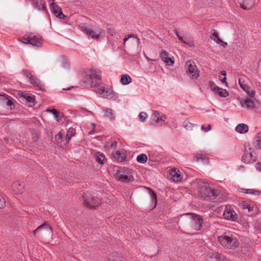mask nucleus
<instances>
[{"label":"nucleus","instance_id":"f257e3e1","mask_svg":"<svg viewBox=\"0 0 261 261\" xmlns=\"http://www.w3.org/2000/svg\"><path fill=\"white\" fill-rule=\"evenodd\" d=\"M79 28L89 39L98 40L105 35L104 31L101 28L87 23H81Z\"/></svg>","mask_w":261,"mask_h":261},{"label":"nucleus","instance_id":"f03ea898","mask_svg":"<svg viewBox=\"0 0 261 261\" xmlns=\"http://www.w3.org/2000/svg\"><path fill=\"white\" fill-rule=\"evenodd\" d=\"M85 74L87 82L91 87H98L101 83V71L99 69L91 67L85 71Z\"/></svg>","mask_w":261,"mask_h":261},{"label":"nucleus","instance_id":"7ed1b4c3","mask_svg":"<svg viewBox=\"0 0 261 261\" xmlns=\"http://www.w3.org/2000/svg\"><path fill=\"white\" fill-rule=\"evenodd\" d=\"M220 244L226 248L234 249L239 245L238 239L232 234L230 236L222 235L218 237Z\"/></svg>","mask_w":261,"mask_h":261},{"label":"nucleus","instance_id":"20e7f679","mask_svg":"<svg viewBox=\"0 0 261 261\" xmlns=\"http://www.w3.org/2000/svg\"><path fill=\"white\" fill-rule=\"evenodd\" d=\"M101 197L96 193L89 192L84 193L82 195V200L87 207H92L98 206L101 202Z\"/></svg>","mask_w":261,"mask_h":261},{"label":"nucleus","instance_id":"39448f33","mask_svg":"<svg viewBox=\"0 0 261 261\" xmlns=\"http://www.w3.org/2000/svg\"><path fill=\"white\" fill-rule=\"evenodd\" d=\"M185 69L187 75L192 80H196L200 76V71L195 63L191 60L185 62Z\"/></svg>","mask_w":261,"mask_h":261},{"label":"nucleus","instance_id":"423d86ee","mask_svg":"<svg viewBox=\"0 0 261 261\" xmlns=\"http://www.w3.org/2000/svg\"><path fill=\"white\" fill-rule=\"evenodd\" d=\"M97 93L101 97L109 99L116 100L118 97V94L115 92L112 88L110 86L104 85L100 86L97 89Z\"/></svg>","mask_w":261,"mask_h":261},{"label":"nucleus","instance_id":"0eeeda50","mask_svg":"<svg viewBox=\"0 0 261 261\" xmlns=\"http://www.w3.org/2000/svg\"><path fill=\"white\" fill-rule=\"evenodd\" d=\"M198 194L204 199H212L216 196V192L212 191L207 183H202L198 188Z\"/></svg>","mask_w":261,"mask_h":261},{"label":"nucleus","instance_id":"6e6552de","mask_svg":"<svg viewBox=\"0 0 261 261\" xmlns=\"http://www.w3.org/2000/svg\"><path fill=\"white\" fill-rule=\"evenodd\" d=\"M115 176L117 180L123 182H128L134 180L132 171L128 168H121L116 172Z\"/></svg>","mask_w":261,"mask_h":261},{"label":"nucleus","instance_id":"1a4fd4ad","mask_svg":"<svg viewBox=\"0 0 261 261\" xmlns=\"http://www.w3.org/2000/svg\"><path fill=\"white\" fill-rule=\"evenodd\" d=\"M184 215L192 216V221L191 222V226L192 228L196 231L201 229L203 223V219L200 216L192 213H188L184 214Z\"/></svg>","mask_w":261,"mask_h":261},{"label":"nucleus","instance_id":"9d476101","mask_svg":"<svg viewBox=\"0 0 261 261\" xmlns=\"http://www.w3.org/2000/svg\"><path fill=\"white\" fill-rule=\"evenodd\" d=\"M240 104L243 108L249 110H253L256 108L257 100L254 98L245 97L240 100Z\"/></svg>","mask_w":261,"mask_h":261},{"label":"nucleus","instance_id":"9b49d317","mask_svg":"<svg viewBox=\"0 0 261 261\" xmlns=\"http://www.w3.org/2000/svg\"><path fill=\"white\" fill-rule=\"evenodd\" d=\"M169 178L175 182H180L183 178L181 172L178 168H172L168 170Z\"/></svg>","mask_w":261,"mask_h":261},{"label":"nucleus","instance_id":"f8f14e48","mask_svg":"<svg viewBox=\"0 0 261 261\" xmlns=\"http://www.w3.org/2000/svg\"><path fill=\"white\" fill-rule=\"evenodd\" d=\"M23 72L24 76L29 79L30 82L32 85L40 89L42 88L43 85L40 79L35 75H33L31 73L27 70H24Z\"/></svg>","mask_w":261,"mask_h":261},{"label":"nucleus","instance_id":"ddd939ff","mask_svg":"<svg viewBox=\"0 0 261 261\" xmlns=\"http://www.w3.org/2000/svg\"><path fill=\"white\" fill-rule=\"evenodd\" d=\"M209 85L212 91L218 95L220 97H226L229 95V93L226 90L216 86L214 82H210Z\"/></svg>","mask_w":261,"mask_h":261},{"label":"nucleus","instance_id":"4468645a","mask_svg":"<svg viewBox=\"0 0 261 261\" xmlns=\"http://www.w3.org/2000/svg\"><path fill=\"white\" fill-rule=\"evenodd\" d=\"M224 219L235 221L238 218V215L234 211L233 208L230 206H226L223 214Z\"/></svg>","mask_w":261,"mask_h":261},{"label":"nucleus","instance_id":"2eb2a0df","mask_svg":"<svg viewBox=\"0 0 261 261\" xmlns=\"http://www.w3.org/2000/svg\"><path fill=\"white\" fill-rule=\"evenodd\" d=\"M256 160V155L255 154H253L251 148H249V151L245 150V153L242 157V162L246 164L253 163Z\"/></svg>","mask_w":261,"mask_h":261},{"label":"nucleus","instance_id":"dca6fc26","mask_svg":"<svg viewBox=\"0 0 261 261\" xmlns=\"http://www.w3.org/2000/svg\"><path fill=\"white\" fill-rule=\"evenodd\" d=\"M152 117L155 119V123L161 126L167 123L165 122V119H167L166 115L163 114H161L158 111H153L152 114Z\"/></svg>","mask_w":261,"mask_h":261},{"label":"nucleus","instance_id":"f3484780","mask_svg":"<svg viewBox=\"0 0 261 261\" xmlns=\"http://www.w3.org/2000/svg\"><path fill=\"white\" fill-rule=\"evenodd\" d=\"M160 57L166 66H172L174 64L173 57H170L167 51L162 50L160 53Z\"/></svg>","mask_w":261,"mask_h":261},{"label":"nucleus","instance_id":"a211bd4d","mask_svg":"<svg viewBox=\"0 0 261 261\" xmlns=\"http://www.w3.org/2000/svg\"><path fill=\"white\" fill-rule=\"evenodd\" d=\"M239 84L240 87L251 98H254L256 92L254 90H251L250 87L247 85L244 84V81L242 79L239 80Z\"/></svg>","mask_w":261,"mask_h":261},{"label":"nucleus","instance_id":"6ab92c4d","mask_svg":"<svg viewBox=\"0 0 261 261\" xmlns=\"http://www.w3.org/2000/svg\"><path fill=\"white\" fill-rule=\"evenodd\" d=\"M113 156L117 161L119 162L126 161L127 159L126 151L124 149L115 151L113 154Z\"/></svg>","mask_w":261,"mask_h":261},{"label":"nucleus","instance_id":"aec40b11","mask_svg":"<svg viewBox=\"0 0 261 261\" xmlns=\"http://www.w3.org/2000/svg\"><path fill=\"white\" fill-rule=\"evenodd\" d=\"M52 13L59 18H64L65 15L63 14L61 8L56 4L51 3L50 5Z\"/></svg>","mask_w":261,"mask_h":261},{"label":"nucleus","instance_id":"412c9836","mask_svg":"<svg viewBox=\"0 0 261 261\" xmlns=\"http://www.w3.org/2000/svg\"><path fill=\"white\" fill-rule=\"evenodd\" d=\"M240 7L244 10L251 9L255 3L254 0H238Z\"/></svg>","mask_w":261,"mask_h":261},{"label":"nucleus","instance_id":"4be33fe9","mask_svg":"<svg viewBox=\"0 0 261 261\" xmlns=\"http://www.w3.org/2000/svg\"><path fill=\"white\" fill-rule=\"evenodd\" d=\"M12 188L15 194H19L23 192L24 186L23 184H21L19 181H15L12 184Z\"/></svg>","mask_w":261,"mask_h":261},{"label":"nucleus","instance_id":"5701e85b","mask_svg":"<svg viewBox=\"0 0 261 261\" xmlns=\"http://www.w3.org/2000/svg\"><path fill=\"white\" fill-rule=\"evenodd\" d=\"M211 38L213 40H214L216 43L220 44L224 47H226L227 45V43L226 42L223 41L219 37L217 33L216 30H213V32L211 36Z\"/></svg>","mask_w":261,"mask_h":261},{"label":"nucleus","instance_id":"b1692460","mask_svg":"<svg viewBox=\"0 0 261 261\" xmlns=\"http://www.w3.org/2000/svg\"><path fill=\"white\" fill-rule=\"evenodd\" d=\"M30 44L36 46H40L42 45L41 37L32 33Z\"/></svg>","mask_w":261,"mask_h":261},{"label":"nucleus","instance_id":"393cba45","mask_svg":"<svg viewBox=\"0 0 261 261\" xmlns=\"http://www.w3.org/2000/svg\"><path fill=\"white\" fill-rule=\"evenodd\" d=\"M32 5H34L35 8L38 10H45V3L44 0H30Z\"/></svg>","mask_w":261,"mask_h":261},{"label":"nucleus","instance_id":"a878e982","mask_svg":"<svg viewBox=\"0 0 261 261\" xmlns=\"http://www.w3.org/2000/svg\"><path fill=\"white\" fill-rule=\"evenodd\" d=\"M103 112L105 113L104 117L108 118L110 120H114L115 119L116 115L114 111L110 108H106L103 109Z\"/></svg>","mask_w":261,"mask_h":261},{"label":"nucleus","instance_id":"bb28decb","mask_svg":"<svg viewBox=\"0 0 261 261\" xmlns=\"http://www.w3.org/2000/svg\"><path fill=\"white\" fill-rule=\"evenodd\" d=\"M252 144L255 149H261V132H258L255 135Z\"/></svg>","mask_w":261,"mask_h":261},{"label":"nucleus","instance_id":"cd10ccee","mask_svg":"<svg viewBox=\"0 0 261 261\" xmlns=\"http://www.w3.org/2000/svg\"><path fill=\"white\" fill-rule=\"evenodd\" d=\"M94 158L97 162L102 165L106 161L105 155L100 152H97L94 154Z\"/></svg>","mask_w":261,"mask_h":261},{"label":"nucleus","instance_id":"c85d7f7f","mask_svg":"<svg viewBox=\"0 0 261 261\" xmlns=\"http://www.w3.org/2000/svg\"><path fill=\"white\" fill-rule=\"evenodd\" d=\"M236 130L240 134H245L248 131V126L244 123H240L236 127Z\"/></svg>","mask_w":261,"mask_h":261},{"label":"nucleus","instance_id":"c756f323","mask_svg":"<svg viewBox=\"0 0 261 261\" xmlns=\"http://www.w3.org/2000/svg\"><path fill=\"white\" fill-rule=\"evenodd\" d=\"M20 97L24 98L30 103L35 105V99L33 96L29 95L28 93L21 92L19 94Z\"/></svg>","mask_w":261,"mask_h":261},{"label":"nucleus","instance_id":"7c9ffc66","mask_svg":"<svg viewBox=\"0 0 261 261\" xmlns=\"http://www.w3.org/2000/svg\"><path fill=\"white\" fill-rule=\"evenodd\" d=\"M239 205L241 208L246 210L249 213L253 210V206L246 201H242Z\"/></svg>","mask_w":261,"mask_h":261},{"label":"nucleus","instance_id":"2f4dec72","mask_svg":"<svg viewBox=\"0 0 261 261\" xmlns=\"http://www.w3.org/2000/svg\"><path fill=\"white\" fill-rule=\"evenodd\" d=\"M31 35H32V33H27L18 40L24 44H30Z\"/></svg>","mask_w":261,"mask_h":261},{"label":"nucleus","instance_id":"473e14b6","mask_svg":"<svg viewBox=\"0 0 261 261\" xmlns=\"http://www.w3.org/2000/svg\"><path fill=\"white\" fill-rule=\"evenodd\" d=\"M132 82L131 77L127 74H122L121 77L120 82L123 85H126Z\"/></svg>","mask_w":261,"mask_h":261},{"label":"nucleus","instance_id":"72a5a7b5","mask_svg":"<svg viewBox=\"0 0 261 261\" xmlns=\"http://www.w3.org/2000/svg\"><path fill=\"white\" fill-rule=\"evenodd\" d=\"M75 130L73 128L70 127L68 129V130L66 133V135L65 136V140H66L67 143H68L69 142L71 137L75 135Z\"/></svg>","mask_w":261,"mask_h":261},{"label":"nucleus","instance_id":"f704fd0d","mask_svg":"<svg viewBox=\"0 0 261 261\" xmlns=\"http://www.w3.org/2000/svg\"><path fill=\"white\" fill-rule=\"evenodd\" d=\"M44 228L48 230L49 233H52V230L51 227L47 224V223H44L39 226H38L35 230H34V233L36 234L38 231L41 230V229Z\"/></svg>","mask_w":261,"mask_h":261},{"label":"nucleus","instance_id":"c9c22d12","mask_svg":"<svg viewBox=\"0 0 261 261\" xmlns=\"http://www.w3.org/2000/svg\"><path fill=\"white\" fill-rule=\"evenodd\" d=\"M147 156L144 153L140 154L137 157V161L141 164L145 163L147 161Z\"/></svg>","mask_w":261,"mask_h":261},{"label":"nucleus","instance_id":"e433bc0d","mask_svg":"<svg viewBox=\"0 0 261 261\" xmlns=\"http://www.w3.org/2000/svg\"><path fill=\"white\" fill-rule=\"evenodd\" d=\"M242 191H243L245 194H253L255 195H258L260 193L259 191L253 189H242Z\"/></svg>","mask_w":261,"mask_h":261},{"label":"nucleus","instance_id":"4c0bfd02","mask_svg":"<svg viewBox=\"0 0 261 261\" xmlns=\"http://www.w3.org/2000/svg\"><path fill=\"white\" fill-rule=\"evenodd\" d=\"M196 160L197 161H202V162H204V163H207L208 161V158L205 155L202 154H197V156L195 157Z\"/></svg>","mask_w":261,"mask_h":261},{"label":"nucleus","instance_id":"58836bf2","mask_svg":"<svg viewBox=\"0 0 261 261\" xmlns=\"http://www.w3.org/2000/svg\"><path fill=\"white\" fill-rule=\"evenodd\" d=\"M130 38H134L137 39L138 43L140 42L139 39L137 36H135L134 34H129V35H126L123 39V47H125L126 42L128 40V39H129Z\"/></svg>","mask_w":261,"mask_h":261},{"label":"nucleus","instance_id":"ea45409f","mask_svg":"<svg viewBox=\"0 0 261 261\" xmlns=\"http://www.w3.org/2000/svg\"><path fill=\"white\" fill-rule=\"evenodd\" d=\"M107 33L112 36H114L115 33L114 27L111 24L107 25Z\"/></svg>","mask_w":261,"mask_h":261},{"label":"nucleus","instance_id":"a19ab883","mask_svg":"<svg viewBox=\"0 0 261 261\" xmlns=\"http://www.w3.org/2000/svg\"><path fill=\"white\" fill-rule=\"evenodd\" d=\"M183 125L187 130H192L194 126V124L193 123L186 121L184 122Z\"/></svg>","mask_w":261,"mask_h":261},{"label":"nucleus","instance_id":"79ce46f5","mask_svg":"<svg viewBox=\"0 0 261 261\" xmlns=\"http://www.w3.org/2000/svg\"><path fill=\"white\" fill-rule=\"evenodd\" d=\"M147 116V114L146 112H141L139 116L140 121L141 122H144Z\"/></svg>","mask_w":261,"mask_h":261},{"label":"nucleus","instance_id":"37998d69","mask_svg":"<svg viewBox=\"0 0 261 261\" xmlns=\"http://www.w3.org/2000/svg\"><path fill=\"white\" fill-rule=\"evenodd\" d=\"M146 189L148 190H149L151 191V194H150V196L154 199V203H155V204L156 205V203H157V197H156V195L155 194V193L152 191L151 189L149 188H146Z\"/></svg>","mask_w":261,"mask_h":261},{"label":"nucleus","instance_id":"c03bdc74","mask_svg":"<svg viewBox=\"0 0 261 261\" xmlns=\"http://www.w3.org/2000/svg\"><path fill=\"white\" fill-rule=\"evenodd\" d=\"M212 126L211 124H208L207 126H205L204 125H202L201 126V129L205 132H207L209 130H211Z\"/></svg>","mask_w":261,"mask_h":261},{"label":"nucleus","instance_id":"a18cd8bd","mask_svg":"<svg viewBox=\"0 0 261 261\" xmlns=\"http://www.w3.org/2000/svg\"><path fill=\"white\" fill-rule=\"evenodd\" d=\"M5 200L3 197L0 195V209L3 208L5 205Z\"/></svg>","mask_w":261,"mask_h":261},{"label":"nucleus","instance_id":"49530a36","mask_svg":"<svg viewBox=\"0 0 261 261\" xmlns=\"http://www.w3.org/2000/svg\"><path fill=\"white\" fill-rule=\"evenodd\" d=\"M56 140L58 142H62V135L61 133H59L55 136Z\"/></svg>","mask_w":261,"mask_h":261},{"label":"nucleus","instance_id":"de8ad7c7","mask_svg":"<svg viewBox=\"0 0 261 261\" xmlns=\"http://www.w3.org/2000/svg\"><path fill=\"white\" fill-rule=\"evenodd\" d=\"M174 33L175 34H176V36L178 37V39L181 41L182 43H185V44H187V43L186 42V41H185L184 39H183V38L182 37H181V36H180L179 34H178V31L176 30L174 31Z\"/></svg>","mask_w":261,"mask_h":261},{"label":"nucleus","instance_id":"09e8293b","mask_svg":"<svg viewBox=\"0 0 261 261\" xmlns=\"http://www.w3.org/2000/svg\"><path fill=\"white\" fill-rule=\"evenodd\" d=\"M46 112L52 113L54 115H56V114H59V112L55 109H47L46 110Z\"/></svg>","mask_w":261,"mask_h":261},{"label":"nucleus","instance_id":"8fccbe9b","mask_svg":"<svg viewBox=\"0 0 261 261\" xmlns=\"http://www.w3.org/2000/svg\"><path fill=\"white\" fill-rule=\"evenodd\" d=\"M117 143L116 141H113L112 142V143L111 144V147L112 148H115L116 147V146H117Z\"/></svg>","mask_w":261,"mask_h":261},{"label":"nucleus","instance_id":"3c124183","mask_svg":"<svg viewBox=\"0 0 261 261\" xmlns=\"http://www.w3.org/2000/svg\"><path fill=\"white\" fill-rule=\"evenodd\" d=\"M255 167L257 170L261 171V164L260 163H257Z\"/></svg>","mask_w":261,"mask_h":261},{"label":"nucleus","instance_id":"603ef678","mask_svg":"<svg viewBox=\"0 0 261 261\" xmlns=\"http://www.w3.org/2000/svg\"><path fill=\"white\" fill-rule=\"evenodd\" d=\"M172 126L174 128H177V122H176V121L175 120H173L172 121Z\"/></svg>","mask_w":261,"mask_h":261},{"label":"nucleus","instance_id":"864d4df0","mask_svg":"<svg viewBox=\"0 0 261 261\" xmlns=\"http://www.w3.org/2000/svg\"><path fill=\"white\" fill-rule=\"evenodd\" d=\"M226 77H224L221 80V81L222 83H225V85L227 86V84L226 82Z\"/></svg>","mask_w":261,"mask_h":261},{"label":"nucleus","instance_id":"5fc2aeb1","mask_svg":"<svg viewBox=\"0 0 261 261\" xmlns=\"http://www.w3.org/2000/svg\"><path fill=\"white\" fill-rule=\"evenodd\" d=\"M54 118L56 119V120L59 122L60 120V119L59 118V114H56V115H54Z\"/></svg>","mask_w":261,"mask_h":261},{"label":"nucleus","instance_id":"6e6d98bb","mask_svg":"<svg viewBox=\"0 0 261 261\" xmlns=\"http://www.w3.org/2000/svg\"><path fill=\"white\" fill-rule=\"evenodd\" d=\"M221 75L224 76L225 77L226 75V72L225 70H222L221 71Z\"/></svg>","mask_w":261,"mask_h":261},{"label":"nucleus","instance_id":"4d7b16f0","mask_svg":"<svg viewBox=\"0 0 261 261\" xmlns=\"http://www.w3.org/2000/svg\"><path fill=\"white\" fill-rule=\"evenodd\" d=\"M215 257L216 258H221V255L220 254H216L215 256Z\"/></svg>","mask_w":261,"mask_h":261},{"label":"nucleus","instance_id":"13d9d810","mask_svg":"<svg viewBox=\"0 0 261 261\" xmlns=\"http://www.w3.org/2000/svg\"><path fill=\"white\" fill-rule=\"evenodd\" d=\"M145 58H146V59L148 61H149V60H152V61H153V60H152V59H150V58H149L147 57L146 56H145Z\"/></svg>","mask_w":261,"mask_h":261},{"label":"nucleus","instance_id":"bf43d9fd","mask_svg":"<svg viewBox=\"0 0 261 261\" xmlns=\"http://www.w3.org/2000/svg\"><path fill=\"white\" fill-rule=\"evenodd\" d=\"M70 88H69L68 89H67L66 90H70Z\"/></svg>","mask_w":261,"mask_h":261}]
</instances>
